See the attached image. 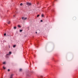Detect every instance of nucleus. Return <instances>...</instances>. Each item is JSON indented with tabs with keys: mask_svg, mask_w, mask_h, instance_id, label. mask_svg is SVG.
<instances>
[{
	"mask_svg": "<svg viewBox=\"0 0 78 78\" xmlns=\"http://www.w3.org/2000/svg\"><path fill=\"white\" fill-rule=\"evenodd\" d=\"M27 5H28V6H31V3L29 2H27L26 3Z\"/></svg>",
	"mask_w": 78,
	"mask_h": 78,
	"instance_id": "obj_1",
	"label": "nucleus"
},
{
	"mask_svg": "<svg viewBox=\"0 0 78 78\" xmlns=\"http://www.w3.org/2000/svg\"><path fill=\"white\" fill-rule=\"evenodd\" d=\"M22 20H27V17L25 18L24 17H22Z\"/></svg>",
	"mask_w": 78,
	"mask_h": 78,
	"instance_id": "obj_2",
	"label": "nucleus"
},
{
	"mask_svg": "<svg viewBox=\"0 0 78 78\" xmlns=\"http://www.w3.org/2000/svg\"><path fill=\"white\" fill-rule=\"evenodd\" d=\"M12 76H13V74H12L10 75V78H12Z\"/></svg>",
	"mask_w": 78,
	"mask_h": 78,
	"instance_id": "obj_3",
	"label": "nucleus"
},
{
	"mask_svg": "<svg viewBox=\"0 0 78 78\" xmlns=\"http://www.w3.org/2000/svg\"><path fill=\"white\" fill-rule=\"evenodd\" d=\"M7 23H8V24H9V23H10V21H8L7 22Z\"/></svg>",
	"mask_w": 78,
	"mask_h": 78,
	"instance_id": "obj_4",
	"label": "nucleus"
},
{
	"mask_svg": "<svg viewBox=\"0 0 78 78\" xmlns=\"http://www.w3.org/2000/svg\"><path fill=\"white\" fill-rule=\"evenodd\" d=\"M76 19V17H73V20H75Z\"/></svg>",
	"mask_w": 78,
	"mask_h": 78,
	"instance_id": "obj_5",
	"label": "nucleus"
},
{
	"mask_svg": "<svg viewBox=\"0 0 78 78\" xmlns=\"http://www.w3.org/2000/svg\"><path fill=\"white\" fill-rule=\"evenodd\" d=\"M14 28L15 30H16V29H17V27H14Z\"/></svg>",
	"mask_w": 78,
	"mask_h": 78,
	"instance_id": "obj_6",
	"label": "nucleus"
},
{
	"mask_svg": "<svg viewBox=\"0 0 78 78\" xmlns=\"http://www.w3.org/2000/svg\"><path fill=\"white\" fill-rule=\"evenodd\" d=\"M22 69H20V72H22Z\"/></svg>",
	"mask_w": 78,
	"mask_h": 78,
	"instance_id": "obj_7",
	"label": "nucleus"
},
{
	"mask_svg": "<svg viewBox=\"0 0 78 78\" xmlns=\"http://www.w3.org/2000/svg\"><path fill=\"white\" fill-rule=\"evenodd\" d=\"M18 27H19V28H20V27H21L20 25H18Z\"/></svg>",
	"mask_w": 78,
	"mask_h": 78,
	"instance_id": "obj_8",
	"label": "nucleus"
},
{
	"mask_svg": "<svg viewBox=\"0 0 78 78\" xmlns=\"http://www.w3.org/2000/svg\"><path fill=\"white\" fill-rule=\"evenodd\" d=\"M22 5H23V4L22 3H21L20 4V6H22Z\"/></svg>",
	"mask_w": 78,
	"mask_h": 78,
	"instance_id": "obj_9",
	"label": "nucleus"
},
{
	"mask_svg": "<svg viewBox=\"0 0 78 78\" xmlns=\"http://www.w3.org/2000/svg\"><path fill=\"white\" fill-rule=\"evenodd\" d=\"M16 47V45H14L13 46V47H14V48Z\"/></svg>",
	"mask_w": 78,
	"mask_h": 78,
	"instance_id": "obj_10",
	"label": "nucleus"
},
{
	"mask_svg": "<svg viewBox=\"0 0 78 78\" xmlns=\"http://www.w3.org/2000/svg\"><path fill=\"white\" fill-rule=\"evenodd\" d=\"M41 16L42 17H44V14H42V15H41Z\"/></svg>",
	"mask_w": 78,
	"mask_h": 78,
	"instance_id": "obj_11",
	"label": "nucleus"
},
{
	"mask_svg": "<svg viewBox=\"0 0 78 78\" xmlns=\"http://www.w3.org/2000/svg\"><path fill=\"white\" fill-rule=\"evenodd\" d=\"M10 55V54L9 53V54H8L6 55Z\"/></svg>",
	"mask_w": 78,
	"mask_h": 78,
	"instance_id": "obj_12",
	"label": "nucleus"
},
{
	"mask_svg": "<svg viewBox=\"0 0 78 78\" xmlns=\"http://www.w3.org/2000/svg\"><path fill=\"white\" fill-rule=\"evenodd\" d=\"M20 32H22V30H20Z\"/></svg>",
	"mask_w": 78,
	"mask_h": 78,
	"instance_id": "obj_13",
	"label": "nucleus"
},
{
	"mask_svg": "<svg viewBox=\"0 0 78 78\" xmlns=\"http://www.w3.org/2000/svg\"><path fill=\"white\" fill-rule=\"evenodd\" d=\"M3 64H6V62H3Z\"/></svg>",
	"mask_w": 78,
	"mask_h": 78,
	"instance_id": "obj_14",
	"label": "nucleus"
},
{
	"mask_svg": "<svg viewBox=\"0 0 78 78\" xmlns=\"http://www.w3.org/2000/svg\"><path fill=\"white\" fill-rule=\"evenodd\" d=\"M39 15H38L37 16V17H39Z\"/></svg>",
	"mask_w": 78,
	"mask_h": 78,
	"instance_id": "obj_15",
	"label": "nucleus"
},
{
	"mask_svg": "<svg viewBox=\"0 0 78 78\" xmlns=\"http://www.w3.org/2000/svg\"><path fill=\"white\" fill-rule=\"evenodd\" d=\"M3 69H5V67L3 66Z\"/></svg>",
	"mask_w": 78,
	"mask_h": 78,
	"instance_id": "obj_16",
	"label": "nucleus"
},
{
	"mask_svg": "<svg viewBox=\"0 0 78 78\" xmlns=\"http://www.w3.org/2000/svg\"><path fill=\"white\" fill-rule=\"evenodd\" d=\"M6 34L5 33L4 34V36H6Z\"/></svg>",
	"mask_w": 78,
	"mask_h": 78,
	"instance_id": "obj_17",
	"label": "nucleus"
},
{
	"mask_svg": "<svg viewBox=\"0 0 78 78\" xmlns=\"http://www.w3.org/2000/svg\"><path fill=\"white\" fill-rule=\"evenodd\" d=\"M11 53H12V52H9V54L10 55V54H11Z\"/></svg>",
	"mask_w": 78,
	"mask_h": 78,
	"instance_id": "obj_18",
	"label": "nucleus"
},
{
	"mask_svg": "<svg viewBox=\"0 0 78 78\" xmlns=\"http://www.w3.org/2000/svg\"><path fill=\"white\" fill-rule=\"evenodd\" d=\"M8 72H9V71H10V70L9 69H8Z\"/></svg>",
	"mask_w": 78,
	"mask_h": 78,
	"instance_id": "obj_19",
	"label": "nucleus"
},
{
	"mask_svg": "<svg viewBox=\"0 0 78 78\" xmlns=\"http://www.w3.org/2000/svg\"><path fill=\"white\" fill-rule=\"evenodd\" d=\"M41 22H43V21H42V20H41Z\"/></svg>",
	"mask_w": 78,
	"mask_h": 78,
	"instance_id": "obj_20",
	"label": "nucleus"
},
{
	"mask_svg": "<svg viewBox=\"0 0 78 78\" xmlns=\"http://www.w3.org/2000/svg\"><path fill=\"white\" fill-rule=\"evenodd\" d=\"M35 33H36V34H37V32H35Z\"/></svg>",
	"mask_w": 78,
	"mask_h": 78,
	"instance_id": "obj_21",
	"label": "nucleus"
},
{
	"mask_svg": "<svg viewBox=\"0 0 78 78\" xmlns=\"http://www.w3.org/2000/svg\"><path fill=\"white\" fill-rule=\"evenodd\" d=\"M9 48H10V46H9Z\"/></svg>",
	"mask_w": 78,
	"mask_h": 78,
	"instance_id": "obj_22",
	"label": "nucleus"
},
{
	"mask_svg": "<svg viewBox=\"0 0 78 78\" xmlns=\"http://www.w3.org/2000/svg\"><path fill=\"white\" fill-rule=\"evenodd\" d=\"M41 78H42V76H41Z\"/></svg>",
	"mask_w": 78,
	"mask_h": 78,
	"instance_id": "obj_23",
	"label": "nucleus"
},
{
	"mask_svg": "<svg viewBox=\"0 0 78 78\" xmlns=\"http://www.w3.org/2000/svg\"><path fill=\"white\" fill-rule=\"evenodd\" d=\"M13 16H14V17H15V15H14Z\"/></svg>",
	"mask_w": 78,
	"mask_h": 78,
	"instance_id": "obj_24",
	"label": "nucleus"
}]
</instances>
